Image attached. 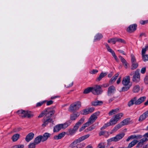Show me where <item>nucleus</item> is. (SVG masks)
<instances>
[{"instance_id": "f257e3e1", "label": "nucleus", "mask_w": 148, "mask_h": 148, "mask_svg": "<svg viewBox=\"0 0 148 148\" xmlns=\"http://www.w3.org/2000/svg\"><path fill=\"white\" fill-rule=\"evenodd\" d=\"M45 116L44 118V123L42 125L45 127L49 123L53 124V121L51 118L55 113V111L51 108H48L45 109Z\"/></svg>"}, {"instance_id": "f03ea898", "label": "nucleus", "mask_w": 148, "mask_h": 148, "mask_svg": "<svg viewBox=\"0 0 148 148\" xmlns=\"http://www.w3.org/2000/svg\"><path fill=\"white\" fill-rule=\"evenodd\" d=\"M89 134L82 136L78 138L75 140L70 145V147L72 148H82L84 147L85 144L84 143H79L89 137Z\"/></svg>"}, {"instance_id": "7ed1b4c3", "label": "nucleus", "mask_w": 148, "mask_h": 148, "mask_svg": "<svg viewBox=\"0 0 148 148\" xmlns=\"http://www.w3.org/2000/svg\"><path fill=\"white\" fill-rule=\"evenodd\" d=\"M99 112L93 113L91 116L88 121L84 124L82 127L79 129V131L81 132L87 127L93 123L97 118V116L99 114Z\"/></svg>"}, {"instance_id": "20e7f679", "label": "nucleus", "mask_w": 148, "mask_h": 148, "mask_svg": "<svg viewBox=\"0 0 148 148\" xmlns=\"http://www.w3.org/2000/svg\"><path fill=\"white\" fill-rule=\"evenodd\" d=\"M146 97L145 96L141 97L137 99V97H135L132 99L128 103V105L129 107L132 106L134 104L135 105H139L143 102L146 100Z\"/></svg>"}, {"instance_id": "39448f33", "label": "nucleus", "mask_w": 148, "mask_h": 148, "mask_svg": "<svg viewBox=\"0 0 148 148\" xmlns=\"http://www.w3.org/2000/svg\"><path fill=\"white\" fill-rule=\"evenodd\" d=\"M130 79L129 76H127L123 78L122 83L125 86L122 88V91H127L130 89L132 85V84H130Z\"/></svg>"}, {"instance_id": "423d86ee", "label": "nucleus", "mask_w": 148, "mask_h": 148, "mask_svg": "<svg viewBox=\"0 0 148 148\" xmlns=\"http://www.w3.org/2000/svg\"><path fill=\"white\" fill-rule=\"evenodd\" d=\"M84 118H81L75 124L72 129H70L69 131V133L70 135H73L78 129L79 126H80L84 122Z\"/></svg>"}, {"instance_id": "0eeeda50", "label": "nucleus", "mask_w": 148, "mask_h": 148, "mask_svg": "<svg viewBox=\"0 0 148 148\" xmlns=\"http://www.w3.org/2000/svg\"><path fill=\"white\" fill-rule=\"evenodd\" d=\"M17 113L22 118L27 117L29 118L33 117L34 115L32 112L27 110H18Z\"/></svg>"}, {"instance_id": "6e6552de", "label": "nucleus", "mask_w": 148, "mask_h": 148, "mask_svg": "<svg viewBox=\"0 0 148 148\" xmlns=\"http://www.w3.org/2000/svg\"><path fill=\"white\" fill-rule=\"evenodd\" d=\"M81 103L80 101H77L72 103L70 106L69 111L70 112H74L78 110L81 107Z\"/></svg>"}, {"instance_id": "1a4fd4ad", "label": "nucleus", "mask_w": 148, "mask_h": 148, "mask_svg": "<svg viewBox=\"0 0 148 148\" xmlns=\"http://www.w3.org/2000/svg\"><path fill=\"white\" fill-rule=\"evenodd\" d=\"M92 92L95 95H99L103 92V90L100 85H95L92 87Z\"/></svg>"}, {"instance_id": "9d476101", "label": "nucleus", "mask_w": 148, "mask_h": 148, "mask_svg": "<svg viewBox=\"0 0 148 148\" xmlns=\"http://www.w3.org/2000/svg\"><path fill=\"white\" fill-rule=\"evenodd\" d=\"M124 114L122 113H120L114 115L110 120L114 124H115L123 116Z\"/></svg>"}, {"instance_id": "9b49d317", "label": "nucleus", "mask_w": 148, "mask_h": 148, "mask_svg": "<svg viewBox=\"0 0 148 148\" xmlns=\"http://www.w3.org/2000/svg\"><path fill=\"white\" fill-rule=\"evenodd\" d=\"M124 133L120 134L117 135L115 136L112 137L108 140L109 142H117L125 136Z\"/></svg>"}, {"instance_id": "f8f14e48", "label": "nucleus", "mask_w": 148, "mask_h": 148, "mask_svg": "<svg viewBox=\"0 0 148 148\" xmlns=\"http://www.w3.org/2000/svg\"><path fill=\"white\" fill-rule=\"evenodd\" d=\"M140 77L139 71L138 70H137L135 71L133 75L132 81L135 83H137L140 81Z\"/></svg>"}, {"instance_id": "ddd939ff", "label": "nucleus", "mask_w": 148, "mask_h": 148, "mask_svg": "<svg viewBox=\"0 0 148 148\" xmlns=\"http://www.w3.org/2000/svg\"><path fill=\"white\" fill-rule=\"evenodd\" d=\"M116 91V88L113 86H111L108 88L107 95L108 96H111L113 95Z\"/></svg>"}, {"instance_id": "4468645a", "label": "nucleus", "mask_w": 148, "mask_h": 148, "mask_svg": "<svg viewBox=\"0 0 148 148\" xmlns=\"http://www.w3.org/2000/svg\"><path fill=\"white\" fill-rule=\"evenodd\" d=\"M148 117V110L140 116L138 120L139 122H142Z\"/></svg>"}, {"instance_id": "2eb2a0df", "label": "nucleus", "mask_w": 148, "mask_h": 148, "mask_svg": "<svg viewBox=\"0 0 148 148\" xmlns=\"http://www.w3.org/2000/svg\"><path fill=\"white\" fill-rule=\"evenodd\" d=\"M137 26V25L136 24L131 25L128 27L127 30L130 33H132L136 29Z\"/></svg>"}, {"instance_id": "dca6fc26", "label": "nucleus", "mask_w": 148, "mask_h": 148, "mask_svg": "<svg viewBox=\"0 0 148 148\" xmlns=\"http://www.w3.org/2000/svg\"><path fill=\"white\" fill-rule=\"evenodd\" d=\"M34 136V134L32 132H30L29 133L25 138V141L27 142H29L33 139Z\"/></svg>"}, {"instance_id": "f3484780", "label": "nucleus", "mask_w": 148, "mask_h": 148, "mask_svg": "<svg viewBox=\"0 0 148 148\" xmlns=\"http://www.w3.org/2000/svg\"><path fill=\"white\" fill-rule=\"evenodd\" d=\"M41 141L42 142V135H39L35 138L33 143L36 145L39 144Z\"/></svg>"}, {"instance_id": "a211bd4d", "label": "nucleus", "mask_w": 148, "mask_h": 148, "mask_svg": "<svg viewBox=\"0 0 148 148\" xmlns=\"http://www.w3.org/2000/svg\"><path fill=\"white\" fill-rule=\"evenodd\" d=\"M51 134L48 132H45L44 133L43 136H42V142L46 141L48 138L50 137Z\"/></svg>"}, {"instance_id": "6ab92c4d", "label": "nucleus", "mask_w": 148, "mask_h": 148, "mask_svg": "<svg viewBox=\"0 0 148 148\" xmlns=\"http://www.w3.org/2000/svg\"><path fill=\"white\" fill-rule=\"evenodd\" d=\"M79 114L78 112L71 114L70 116V120L75 121L77 118L79 116Z\"/></svg>"}, {"instance_id": "aec40b11", "label": "nucleus", "mask_w": 148, "mask_h": 148, "mask_svg": "<svg viewBox=\"0 0 148 148\" xmlns=\"http://www.w3.org/2000/svg\"><path fill=\"white\" fill-rule=\"evenodd\" d=\"M62 125V124L56 125L53 128V132H57L59 131L61 129H63Z\"/></svg>"}, {"instance_id": "412c9836", "label": "nucleus", "mask_w": 148, "mask_h": 148, "mask_svg": "<svg viewBox=\"0 0 148 148\" xmlns=\"http://www.w3.org/2000/svg\"><path fill=\"white\" fill-rule=\"evenodd\" d=\"M65 132H62L59 134L57 135H56L54 136L53 138L55 140H59L61 139L64 137L65 135Z\"/></svg>"}, {"instance_id": "4be33fe9", "label": "nucleus", "mask_w": 148, "mask_h": 148, "mask_svg": "<svg viewBox=\"0 0 148 148\" xmlns=\"http://www.w3.org/2000/svg\"><path fill=\"white\" fill-rule=\"evenodd\" d=\"M119 58L120 59L123 65L124 66L125 68L127 67V63L125 59L122 56H120Z\"/></svg>"}, {"instance_id": "5701e85b", "label": "nucleus", "mask_w": 148, "mask_h": 148, "mask_svg": "<svg viewBox=\"0 0 148 148\" xmlns=\"http://www.w3.org/2000/svg\"><path fill=\"white\" fill-rule=\"evenodd\" d=\"M146 141L144 138H142L140 140L137 145L136 146V147H141L144 144V143Z\"/></svg>"}, {"instance_id": "b1692460", "label": "nucleus", "mask_w": 148, "mask_h": 148, "mask_svg": "<svg viewBox=\"0 0 148 148\" xmlns=\"http://www.w3.org/2000/svg\"><path fill=\"white\" fill-rule=\"evenodd\" d=\"M138 141V140H133L129 144L127 148H131L135 145Z\"/></svg>"}, {"instance_id": "393cba45", "label": "nucleus", "mask_w": 148, "mask_h": 148, "mask_svg": "<svg viewBox=\"0 0 148 148\" xmlns=\"http://www.w3.org/2000/svg\"><path fill=\"white\" fill-rule=\"evenodd\" d=\"M112 125H114V124L112 123L111 121L110 120L109 122L105 124L103 126H102L101 128V130H103L106 129L107 127L108 126H110Z\"/></svg>"}, {"instance_id": "a878e982", "label": "nucleus", "mask_w": 148, "mask_h": 148, "mask_svg": "<svg viewBox=\"0 0 148 148\" xmlns=\"http://www.w3.org/2000/svg\"><path fill=\"white\" fill-rule=\"evenodd\" d=\"M107 74V73L106 72L103 73L102 72L100 74L99 76L97 77V81H100L101 79L106 76Z\"/></svg>"}, {"instance_id": "bb28decb", "label": "nucleus", "mask_w": 148, "mask_h": 148, "mask_svg": "<svg viewBox=\"0 0 148 148\" xmlns=\"http://www.w3.org/2000/svg\"><path fill=\"white\" fill-rule=\"evenodd\" d=\"M72 123L71 120H69L66 121L65 123L64 124H62V125L63 127V129H65L67 127L69 126Z\"/></svg>"}, {"instance_id": "cd10ccee", "label": "nucleus", "mask_w": 148, "mask_h": 148, "mask_svg": "<svg viewBox=\"0 0 148 148\" xmlns=\"http://www.w3.org/2000/svg\"><path fill=\"white\" fill-rule=\"evenodd\" d=\"M103 36L102 34L100 33H98L95 36L94 41H95L99 40L102 38Z\"/></svg>"}, {"instance_id": "c85d7f7f", "label": "nucleus", "mask_w": 148, "mask_h": 148, "mask_svg": "<svg viewBox=\"0 0 148 148\" xmlns=\"http://www.w3.org/2000/svg\"><path fill=\"white\" fill-rule=\"evenodd\" d=\"M123 125L121 122L116 125L112 130V131L114 132L116 131L118 129L121 128Z\"/></svg>"}, {"instance_id": "c756f323", "label": "nucleus", "mask_w": 148, "mask_h": 148, "mask_svg": "<svg viewBox=\"0 0 148 148\" xmlns=\"http://www.w3.org/2000/svg\"><path fill=\"white\" fill-rule=\"evenodd\" d=\"M20 135L18 134L14 135L12 137V139L13 142L16 141L19 138Z\"/></svg>"}, {"instance_id": "7c9ffc66", "label": "nucleus", "mask_w": 148, "mask_h": 148, "mask_svg": "<svg viewBox=\"0 0 148 148\" xmlns=\"http://www.w3.org/2000/svg\"><path fill=\"white\" fill-rule=\"evenodd\" d=\"M103 103L102 101H93L92 102V104L94 106H97L98 105H101Z\"/></svg>"}, {"instance_id": "2f4dec72", "label": "nucleus", "mask_w": 148, "mask_h": 148, "mask_svg": "<svg viewBox=\"0 0 148 148\" xmlns=\"http://www.w3.org/2000/svg\"><path fill=\"white\" fill-rule=\"evenodd\" d=\"M130 119L128 118L124 119L121 122L123 125L124 126L125 125H127L128 123L130 122Z\"/></svg>"}, {"instance_id": "473e14b6", "label": "nucleus", "mask_w": 148, "mask_h": 148, "mask_svg": "<svg viewBox=\"0 0 148 148\" xmlns=\"http://www.w3.org/2000/svg\"><path fill=\"white\" fill-rule=\"evenodd\" d=\"M140 90V87L138 85L135 86L133 88V91L134 92H138Z\"/></svg>"}, {"instance_id": "72a5a7b5", "label": "nucleus", "mask_w": 148, "mask_h": 148, "mask_svg": "<svg viewBox=\"0 0 148 148\" xmlns=\"http://www.w3.org/2000/svg\"><path fill=\"white\" fill-rule=\"evenodd\" d=\"M98 123L97 124L95 123V124L91 125L89 127H88L87 129V130H88V131H90L91 130H92L94 129H95V127L98 125Z\"/></svg>"}, {"instance_id": "f704fd0d", "label": "nucleus", "mask_w": 148, "mask_h": 148, "mask_svg": "<svg viewBox=\"0 0 148 148\" xmlns=\"http://www.w3.org/2000/svg\"><path fill=\"white\" fill-rule=\"evenodd\" d=\"M148 50V45L145 46V47L142 48L141 51L142 55L145 54L146 52Z\"/></svg>"}, {"instance_id": "c9c22d12", "label": "nucleus", "mask_w": 148, "mask_h": 148, "mask_svg": "<svg viewBox=\"0 0 148 148\" xmlns=\"http://www.w3.org/2000/svg\"><path fill=\"white\" fill-rule=\"evenodd\" d=\"M138 66V64L136 62L132 63L131 69L134 70L136 69Z\"/></svg>"}, {"instance_id": "e433bc0d", "label": "nucleus", "mask_w": 148, "mask_h": 148, "mask_svg": "<svg viewBox=\"0 0 148 148\" xmlns=\"http://www.w3.org/2000/svg\"><path fill=\"white\" fill-rule=\"evenodd\" d=\"M92 87H88L85 89L84 91V94H87L90 92H92Z\"/></svg>"}, {"instance_id": "4c0bfd02", "label": "nucleus", "mask_w": 148, "mask_h": 148, "mask_svg": "<svg viewBox=\"0 0 148 148\" xmlns=\"http://www.w3.org/2000/svg\"><path fill=\"white\" fill-rule=\"evenodd\" d=\"M142 59L144 62H146L148 60V55L143 54L142 55Z\"/></svg>"}, {"instance_id": "58836bf2", "label": "nucleus", "mask_w": 148, "mask_h": 148, "mask_svg": "<svg viewBox=\"0 0 148 148\" xmlns=\"http://www.w3.org/2000/svg\"><path fill=\"white\" fill-rule=\"evenodd\" d=\"M108 42L109 43H112L113 44H115L116 42V38H114L109 39L108 40Z\"/></svg>"}, {"instance_id": "ea45409f", "label": "nucleus", "mask_w": 148, "mask_h": 148, "mask_svg": "<svg viewBox=\"0 0 148 148\" xmlns=\"http://www.w3.org/2000/svg\"><path fill=\"white\" fill-rule=\"evenodd\" d=\"M108 134V132L105 131H101L99 133V136L102 135L105 136L106 135Z\"/></svg>"}, {"instance_id": "a19ab883", "label": "nucleus", "mask_w": 148, "mask_h": 148, "mask_svg": "<svg viewBox=\"0 0 148 148\" xmlns=\"http://www.w3.org/2000/svg\"><path fill=\"white\" fill-rule=\"evenodd\" d=\"M112 54V56L115 59V60L116 61H118V59L117 58V56H116L115 53L114 51L112 50L110 52Z\"/></svg>"}, {"instance_id": "79ce46f5", "label": "nucleus", "mask_w": 148, "mask_h": 148, "mask_svg": "<svg viewBox=\"0 0 148 148\" xmlns=\"http://www.w3.org/2000/svg\"><path fill=\"white\" fill-rule=\"evenodd\" d=\"M46 101H44L37 103L36 105V107H39L41 106L43 103L46 102Z\"/></svg>"}, {"instance_id": "37998d69", "label": "nucleus", "mask_w": 148, "mask_h": 148, "mask_svg": "<svg viewBox=\"0 0 148 148\" xmlns=\"http://www.w3.org/2000/svg\"><path fill=\"white\" fill-rule=\"evenodd\" d=\"M131 57L132 63L136 62V59L134 56L133 54H132Z\"/></svg>"}, {"instance_id": "c03bdc74", "label": "nucleus", "mask_w": 148, "mask_h": 148, "mask_svg": "<svg viewBox=\"0 0 148 148\" xmlns=\"http://www.w3.org/2000/svg\"><path fill=\"white\" fill-rule=\"evenodd\" d=\"M116 42L125 43V41L124 40L120 38H116Z\"/></svg>"}, {"instance_id": "a18cd8bd", "label": "nucleus", "mask_w": 148, "mask_h": 148, "mask_svg": "<svg viewBox=\"0 0 148 148\" xmlns=\"http://www.w3.org/2000/svg\"><path fill=\"white\" fill-rule=\"evenodd\" d=\"M23 145H18L14 146L12 148H24Z\"/></svg>"}, {"instance_id": "49530a36", "label": "nucleus", "mask_w": 148, "mask_h": 148, "mask_svg": "<svg viewBox=\"0 0 148 148\" xmlns=\"http://www.w3.org/2000/svg\"><path fill=\"white\" fill-rule=\"evenodd\" d=\"M98 72V71L97 69H93L90 70L89 71V73L92 74H95L97 73Z\"/></svg>"}, {"instance_id": "de8ad7c7", "label": "nucleus", "mask_w": 148, "mask_h": 148, "mask_svg": "<svg viewBox=\"0 0 148 148\" xmlns=\"http://www.w3.org/2000/svg\"><path fill=\"white\" fill-rule=\"evenodd\" d=\"M36 145L33 143H30L28 145V148H35Z\"/></svg>"}, {"instance_id": "09e8293b", "label": "nucleus", "mask_w": 148, "mask_h": 148, "mask_svg": "<svg viewBox=\"0 0 148 148\" xmlns=\"http://www.w3.org/2000/svg\"><path fill=\"white\" fill-rule=\"evenodd\" d=\"M118 97L113 96L110 98L108 100V102L109 103L112 102L113 101Z\"/></svg>"}, {"instance_id": "8fccbe9b", "label": "nucleus", "mask_w": 148, "mask_h": 148, "mask_svg": "<svg viewBox=\"0 0 148 148\" xmlns=\"http://www.w3.org/2000/svg\"><path fill=\"white\" fill-rule=\"evenodd\" d=\"M73 82H72L71 83L69 84L68 83H66V84L65 85V86L66 88H69L71 87L73 85Z\"/></svg>"}, {"instance_id": "3c124183", "label": "nucleus", "mask_w": 148, "mask_h": 148, "mask_svg": "<svg viewBox=\"0 0 148 148\" xmlns=\"http://www.w3.org/2000/svg\"><path fill=\"white\" fill-rule=\"evenodd\" d=\"M45 109L41 113V114L38 116L39 118H41L45 114Z\"/></svg>"}, {"instance_id": "603ef678", "label": "nucleus", "mask_w": 148, "mask_h": 148, "mask_svg": "<svg viewBox=\"0 0 148 148\" xmlns=\"http://www.w3.org/2000/svg\"><path fill=\"white\" fill-rule=\"evenodd\" d=\"M143 138H144L146 141H148V132L145 134L143 135Z\"/></svg>"}, {"instance_id": "864d4df0", "label": "nucleus", "mask_w": 148, "mask_h": 148, "mask_svg": "<svg viewBox=\"0 0 148 148\" xmlns=\"http://www.w3.org/2000/svg\"><path fill=\"white\" fill-rule=\"evenodd\" d=\"M105 45L108 51L109 52H110L112 50V49H111L110 47L106 43L105 44Z\"/></svg>"}, {"instance_id": "5fc2aeb1", "label": "nucleus", "mask_w": 148, "mask_h": 148, "mask_svg": "<svg viewBox=\"0 0 148 148\" xmlns=\"http://www.w3.org/2000/svg\"><path fill=\"white\" fill-rule=\"evenodd\" d=\"M90 113L88 111V110L86 108L84 110V112L82 113L83 114L86 115Z\"/></svg>"}, {"instance_id": "6e6d98bb", "label": "nucleus", "mask_w": 148, "mask_h": 148, "mask_svg": "<svg viewBox=\"0 0 148 148\" xmlns=\"http://www.w3.org/2000/svg\"><path fill=\"white\" fill-rule=\"evenodd\" d=\"M116 78L114 76L111 79L110 81V83H112L113 82H114L115 80L116 79Z\"/></svg>"}, {"instance_id": "4d7b16f0", "label": "nucleus", "mask_w": 148, "mask_h": 148, "mask_svg": "<svg viewBox=\"0 0 148 148\" xmlns=\"http://www.w3.org/2000/svg\"><path fill=\"white\" fill-rule=\"evenodd\" d=\"M98 146L99 147V148H105V145L104 143H100L99 144Z\"/></svg>"}, {"instance_id": "13d9d810", "label": "nucleus", "mask_w": 148, "mask_h": 148, "mask_svg": "<svg viewBox=\"0 0 148 148\" xmlns=\"http://www.w3.org/2000/svg\"><path fill=\"white\" fill-rule=\"evenodd\" d=\"M46 101V102H47L46 105L47 106L50 105L52 104L53 103V101L52 100H49V101Z\"/></svg>"}, {"instance_id": "bf43d9fd", "label": "nucleus", "mask_w": 148, "mask_h": 148, "mask_svg": "<svg viewBox=\"0 0 148 148\" xmlns=\"http://www.w3.org/2000/svg\"><path fill=\"white\" fill-rule=\"evenodd\" d=\"M148 23V20L143 21L142 20L140 21V23L142 25H145Z\"/></svg>"}, {"instance_id": "052dcab7", "label": "nucleus", "mask_w": 148, "mask_h": 148, "mask_svg": "<svg viewBox=\"0 0 148 148\" xmlns=\"http://www.w3.org/2000/svg\"><path fill=\"white\" fill-rule=\"evenodd\" d=\"M146 71V67H144L143 68H142L140 72L142 74H144Z\"/></svg>"}, {"instance_id": "680f3d73", "label": "nucleus", "mask_w": 148, "mask_h": 148, "mask_svg": "<svg viewBox=\"0 0 148 148\" xmlns=\"http://www.w3.org/2000/svg\"><path fill=\"white\" fill-rule=\"evenodd\" d=\"M88 110V111L90 113H91L95 109L94 108L92 107V108H87Z\"/></svg>"}, {"instance_id": "e2e57ef3", "label": "nucleus", "mask_w": 148, "mask_h": 148, "mask_svg": "<svg viewBox=\"0 0 148 148\" xmlns=\"http://www.w3.org/2000/svg\"><path fill=\"white\" fill-rule=\"evenodd\" d=\"M136 139L137 140H139L142 137V136L141 135H136Z\"/></svg>"}, {"instance_id": "0e129e2a", "label": "nucleus", "mask_w": 148, "mask_h": 148, "mask_svg": "<svg viewBox=\"0 0 148 148\" xmlns=\"http://www.w3.org/2000/svg\"><path fill=\"white\" fill-rule=\"evenodd\" d=\"M112 110L113 111V112L114 113V114H115L119 112V109L118 108H116Z\"/></svg>"}, {"instance_id": "69168bd1", "label": "nucleus", "mask_w": 148, "mask_h": 148, "mask_svg": "<svg viewBox=\"0 0 148 148\" xmlns=\"http://www.w3.org/2000/svg\"><path fill=\"white\" fill-rule=\"evenodd\" d=\"M144 81L145 83L146 84H148V77L147 76H146L145 78L144 79Z\"/></svg>"}, {"instance_id": "338daca9", "label": "nucleus", "mask_w": 148, "mask_h": 148, "mask_svg": "<svg viewBox=\"0 0 148 148\" xmlns=\"http://www.w3.org/2000/svg\"><path fill=\"white\" fill-rule=\"evenodd\" d=\"M109 86V84L108 83H107V84H104L101 86V87H103L104 88H106V87H108V86Z\"/></svg>"}, {"instance_id": "774afa93", "label": "nucleus", "mask_w": 148, "mask_h": 148, "mask_svg": "<svg viewBox=\"0 0 148 148\" xmlns=\"http://www.w3.org/2000/svg\"><path fill=\"white\" fill-rule=\"evenodd\" d=\"M114 114H115L113 112L112 110H111L108 113V114L110 116Z\"/></svg>"}]
</instances>
